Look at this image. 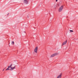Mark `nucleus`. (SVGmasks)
Segmentation results:
<instances>
[{
  "mask_svg": "<svg viewBox=\"0 0 78 78\" xmlns=\"http://www.w3.org/2000/svg\"><path fill=\"white\" fill-rule=\"evenodd\" d=\"M12 67V64H11L10 65L8 66V68H11V67Z\"/></svg>",
  "mask_w": 78,
  "mask_h": 78,
  "instance_id": "nucleus-8",
  "label": "nucleus"
},
{
  "mask_svg": "<svg viewBox=\"0 0 78 78\" xmlns=\"http://www.w3.org/2000/svg\"><path fill=\"white\" fill-rule=\"evenodd\" d=\"M59 54L58 53H55V54H54L52 55L50 57L51 58H52L53 57H54V56H56V55H58Z\"/></svg>",
  "mask_w": 78,
  "mask_h": 78,
  "instance_id": "nucleus-2",
  "label": "nucleus"
},
{
  "mask_svg": "<svg viewBox=\"0 0 78 78\" xmlns=\"http://www.w3.org/2000/svg\"><path fill=\"white\" fill-rule=\"evenodd\" d=\"M4 70H5V69H4L3 70V71H4Z\"/></svg>",
  "mask_w": 78,
  "mask_h": 78,
  "instance_id": "nucleus-14",
  "label": "nucleus"
},
{
  "mask_svg": "<svg viewBox=\"0 0 78 78\" xmlns=\"http://www.w3.org/2000/svg\"><path fill=\"white\" fill-rule=\"evenodd\" d=\"M62 76V74H60L57 77V78H61V76Z\"/></svg>",
  "mask_w": 78,
  "mask_h": 78,
  "instance_id": "nucleus-5",
  "label": "nucleus"
},
{
  "mask_svg": "<svg viewBox=\"0 0 78 78\" xmlns=\"http://www.w3.org/2000/svg\"><path fill=\"white\" fill-rule=\"evenodd\" d=\"M56 2H58V0H56Z\"/></svg>",
  "mask_w": 78,
  "mask_h": 78,
  "instance_id": "nucleus-12",
  "label": "nucleus"
},
{
  "mask_svg": "<svg viewBox=\"0 0 78 78\" xmlns=\"http://www.w3.org/2000/svg\"><path fill=\"white\" fill-rule=\"evenodd\" d=\"M67 41H65L62 44V45H66V43H67Z\"/></svg>",
  "mask_w": 78,
  "mask_h": 78,
  "instance_id": "nucleus-6",
  "label": "nucleus"
},
{
  "mask_svg": "<svg viewBox=\"0 0 78 78\" xmlns=\"http://www.w3.org/2000/svg\"><path fill=\"white\" fill-rule=\"evenodd\" d=\"M63 7L64 6L63 5H62L61 7H60L58 10V11L59 12H61L62 11V9H63Z\"/></svg>",
  "mask_w": 78,
  "mask_h": 78,
  "instance_id": "nucleus-1",
  "label": "nucleus"
},
{
  "mask_svg": "<svg viewBox=\"0 0 78 78\" xmlns=\"http://www.w3.org/2000/svg\"><path fill=\"white\" fill-rule=\"evenodd\" d=\"M70 32H73V31L71 30H69Z\"/></svg>",
  "mask_w": 78,
  "mask_h": 78,
  "instance_id": "nucleus-10",
  "label": "nucleus"
},
{
  "mask_svg": "<svg viewBox=\"0 0 78 78\" xmlns=\"http://www.w3.org/2000/svg\"><path fill=\"white\" fill-rule=\"evenodd\" d=\"M24 3L25 4H28V1L27 0H24Z\"/></svg>",
  "mask_w": 78,
  "mask_h": 78,
  "instance_id": "nucleus-4",
  "label": "nucleus"
},
{
  "mask_svg": "<svg viewBox=\"0 0 78 78\" xmlns=\"http://www.w3.org/2000/svg\"><path fill=\"white\" fill-rule=\"evenodd\" d=\"M15 67H16L15 66L13 67H11V69H10V70H12L13 69H15Z\"/></svg>",
  "mask_w": 78,
  "mask_h": 78,
  "instance_id": "nucleus-7",
  "label": "nucleus"
},
{
  "mask_svg": "<svg viewBox=\"0 0 78 78\" xmlns=\"http://www.w3.org/2000/svg\"><path fill=\"white\" fill-rule=\"evenodd\" d=\"M9 15V13H8V14H7V16H8Z\"/></svg>",
  "mask_w": 78,
  "mask_h": 78,
  "instance_id": "nucleus-13",
  "label": "nucleus"
},
{
  "mask_svg": "<svg viewBox=\"0 0 78 78\" xmlns=\"http://www.w3.org/2000/svg\"><path fill=\"white\" fill-rule=\"evenodd\" d=\"M24 33H25V31H24Z\"/></svg>",
  "mask_w": 78,
  "mask_h": 78,
  "instance_id": "nucleus-15",
  "label": "nucleus"
},
{
  "mask_svg": "<svg viewBox=\"0 0 78 78\" xmlns=\"http://www.w3.org/2000/svg\"><path fill=\"white\" fill-rule=\"evenodd\" d=\"M14 44V41H12V45H13V44Z\"/></svg>",
  "mask_w": 78,
  "mask_h": 78,
  "instance_id": "nucleus-11",
  "label": "nucleus"
},
{
  "mask_svg": "<svg viewBox=\"0 0 78 78\" xmlns=\"http://www.w3.org/2000/svg\"><path fill=\"white\" fill-rule=\"evenodd\" d=\"M37 50H38V48L37 47V46L34 49V51L35 53H37Z\"/></svg>",
  "mask_w": 78,
  "mask_h": 78,
  "instance_id": "nucleus-3",
  "label": "nucleus"
},
{
  "mask_svg": "<svg viewBox=\"0 0 78 78\" xmlns=\"http://www.w3.org/2000/svg\"><path fill=\"white\" fill-rule=\"evenodd\" d=\"M9 68H8L6 69V70H9Z\"/></svg>",
  "mask_w": 78,
  "mask_h": 78,
  "instance_id": "nucleus-9",
  "label": "nucleus"
}]
</instances>
